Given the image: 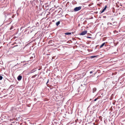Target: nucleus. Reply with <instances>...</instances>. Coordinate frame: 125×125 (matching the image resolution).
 I'll list each match as a JSON object with an SVG mask.
<instances>
[{
  "instance_id": "nucleus-1",
  "label": "nucleus",
  "mask_w": 125,
  "mask_h": 125,
  "mask_svg": "<svg viewBox=\"0 0 125 125\" xmlns=\"http://www.w3.org/2000/svg\"><path fill=\"white\" fill-rule=\"evenodd\" d=\"M81 9V7L80 6L77 7L75 8L74 10V11H76L80 10Z\"/></svg>"
},
{
  "instance_id": "nucleus-2",
  "label": "nucleus",
  "mask_w": 125,
  "mask_h": 125,
  "mask_svg": "<svg viewBox=\"0 0 125 125\" xmlns=\"http://www.w3.org/2000/svg\"><path fill=\"white\" fill-rule=\"evenodd\" d=\"M107 7V6L106 5L105 6L104 8L102 10H101L100 11V13L101 14L104 12V11L106 10V8Z\"/></svg>"
},
{
  "instance_id": "nucleus-3",
  "label": "nucleus",
  "mask_w": 125,
  "mask_h": 125,
  "mask_svg": "<svg viewBox=\"0 0 125 125\" xmlns=\"http://www.w3.org/2000/svg\"><path fill=\"white\" fill-rule=\"evenodd\" d=\"M87 31H83L80 34V35H83L87 33Z\"/></svg>"
},
{
  "instance_id": "nucleus-4",
  "label": "nucleus",
  "mask_w": 125,
  "mask_h": 125,
  "mask_svg": "<svg viewBox=\"0 0 125 125\" xmlns=\"http://www.w3.org/2000/svg\"><path fill=\"white\" fill-rule=\"evenodd\" d=\"M22 78V77L21 76L19 75L17 77L18 80L19 81L20 80H21V79Z\"/></svg>"
},
{
  "instance_id": "nucleus-5",
  "label": "nucleus",
  "mask_w": 125,
  "mask_h": 125,
  "mask_svg": "<svg viewBox=\"0 0 125 125\" xmlns=\"http://www.w3.org/2000/svg\"><path fill=\"white\" fill-rule=\"evenodd\" d=\"M104 45H105V46H106L105 42L103 43L100 46V48H101Z\"/></svg>"
},
{
  "instance_id": "nucleus-6",
  "label": "nucleus",
  "mask_w": 125,
  "mask_h": 125,
  "mask_svg": "<svg viewBox=\"0 0 125 125\" xmlns=\"http://www.w3.org/2000/svg\"><path fill=\"white\" fill-rule=\"evenodd\" d=\"M72 33L71 32H67L64 33V34L66 35H69L71 34Z\"/></svg>"
},
{
  "instance_id": "nucleus-7",
  "label": "nucleus",
  "mask_w": 125,
  "mask_h": 125,
  "mask_svg": "<svg viewBox=\"0 0 125 125\" xmlns=\"http://www.w3.org/2000/svg\"><path fill=\"white\" fill-rule=\"evenodd\" d=\"M96 90V88H94L93 89V93L95 92Z\"/></svg>"
},
{
  "instance_id": "nucleus-8",
  "label": "nucleus",
  "mask_w": 125,
  "mask_h": 125,
  "mask_svg": "<svg viewBox=\"0 0 125 125\" xmlns=\"http://www.w3.org/2000/svg\"><path fill=\"white\" fill-rule=\"evenodd\" d=\"M60 21H59L56 23V25L57 26H58L60 24Z\"/></svg>"
},
{
  "instance_id": "nucleus-9",
  "label": "nucleus",
  "mask_w": 125,
  "mask_h": 125,
  "mask_svg": "<svg viewBox=\"0 0 125 125\" xmlns=\"http://www.w3.org/2000/svg\"><path fill=\"white\" fill-rule=\"evenodd\" d=\"M37 75V74H35L34 75H33L31 77V78H35Z\"/></svg>"
},
{
  "instance_id": "nucleus-10",
  "label": "nucleus",
  "mask_w": 125,
  "mask_h": 125,
  "mask_svg": "<svg viewBox=\"0 0 125 125\" xmlns=\"http://www.w3.org/2000/svg\"><path fill=\"white\" fill-rule=\"evenodd\" d=\"M3 78V77L1 76H0V80H1Z\"/></svg>"
},
{
  "instance_id": "nucleus-11",
  "label": "nucleus",
  "mask_w": 125,
  "mask_h": 125,
  "mask_svg": "<svg viewBox=\"0 0 125 125\" xmlns=\"http://www.w3.org/2000/svg\"><path fill=\"white\" fill-rule=\"evenodd\" d=\"M48 82H49V80H48V79L47 80V82L46 83V84H47V86H48V85L49 84H48Z\"/></svg>"
},
{
  "instance_id": "nucleus-12",
  "label": "nucleus",
  "mask_w": 125,
  "mask_h": 125,
  "mask_svg": "<svg viewBox=\"0 0 125 125\" xmlns=\"http://www.w3.org/2000/svg\"><path fill=\"white\" fill-rule=\"evenodd\" d=\"M36 71V70H35L34 71H33V70H32L31 71V73H33L35 71Z\"/></svg>"
},
{
  "instance_id": "nucleus-13",
  "label": "nucleus",
  "mask_w": 125,
  "mask_h": 125,
  "mask_svg": "<svg viewBox=\"0 0 125 125\" xmlns=\"http://www.w3.org/2000/svg\"><path fill=\"white\" fill-rule=\"evenodd\" d=\"M49 88H50V89H51L52 88H53L52 87L53 86H48Z\"/></svg>"
},
{
  "instance_id": "nucleus-14",
  "label": "nucleus",
  "mask_w": 125,
  "mask_h": 125,
  "mask_svg": "<svg viewBox=\"0 0 125 125\" xmlns=\"http://www.w3.org/2000/svg\"><path fill=\"white\" fill-rule=\"evenodd\" d=\"M87 38H91V37H90L87 36Z\"/></svg>"
},
{
  "instance_id": "nucleus-15",
  "label": "nucleus",
  "mask_w": 125,
  "mask_h": 125,
  "mask_svg": "<svg viewBox=\"0 0 125 125\" xmlns=\"http://www.w3.org/2000/svg\"><path fill=\"white\" fill-rule=\"evenodd\" d=\"M98 99V98H96L94 100V101H96Z\"/></svg>"
},
{
  "instance_id": "nucleus-16",
  "label": "nucleus",
  "mask_w": 125,
  "mask_h": 125,
  "mask_svg": "<svg viewBox=\"0 0 125 125\" xmlns=\"http://www.w3.org/2000/svg\"><path fill=\"white\" fill-rule=\"evenodd\" d=\"M33 58V57H31L30 58V59H32Z\"/></svg>"
},
{
  "instance_id": "nucleus-17",
  "label": "nucleus",
  "mask_w": 125,
  "mask_h": 125,
  "mask_svg": "<svg viewBox=\"0 0 125 125\" xmlns=\"http://www.w3.org/2000/svg\"><path fill=\"white\" fill-rule=\"evenodd\" d=\"M7 95H7V94L6 95H5L3 97H5V96H7Z\"/></svg>"
},
{
  "instance_id": "nucleus-18",
  "label": "nucleus",
  "mask_w": 125,
  "mask_h": 125,
  "mask_svg": "<svg viewBox=\"0 0 125 125\" xmlns=\"http://www.w3.org/2000/svg\"><path fill=\"white\" fill-rule=\"evenodd\" d=\"M18 46V45H16V46H14L13 48H14V47H15L17 46Z\"/></svg>"
},
{
  "instance_id": "nucleus-19",
  "label": "nucleus",
  "mask_w": 125,
  "mask_h": 125,
  "mask_svg": "<svg viewBox=\"0 0 125 125\" xmlns=\"http://www.w3.org/2000/svg\"><path fill=\"white\" fill-rule=\"evenodd\" d=\"M93 73V72L92 71H91L90 72V73L91 74L92 73Z\"/></svg>"
},
{
  "instance_id": "nucleus-20",
  "label": "nucleus",
  "mask_w": 125,
  "mask_h": 125,
  "mask_svg": "<svg viewBox=\"0 0 125 125\" xmlns=\"http://www.w3.org/2000/svg\"><path fill=\"white\" fill-rule=\"evenodd\" d=\"M105 1H107L108 0H105Z\"/></svg>"
},
{
  "instance_id": "nucleus-21",
  "label": "nucleus",
  "mask_w": 125,
  "mask_h": 125,
  "mask_svg": "<svg viewBox=\"0 0 125 125\" xmlns=\"http://www.w3.org/2000/svg\"><path fill=\"white\" fill-rule=\"evenodd\" d=\"M109 24H111V23H109Z\"/></svg>"
},
{
  "instance_id": "nucleus-22",
  "label": "nucleus",
  "mask_w": 125,
  "mask_h": 125,
  "mask_svg": "<svg viewBox=\"0 0 125 125\" xmlns=\"http://www.w3.org/2000/svg\"><path fill=\"white\" fill-rule=\"evenodd\" d=\"M73 32L72 33H73Z\"/></svg>"
}]
</instances>
